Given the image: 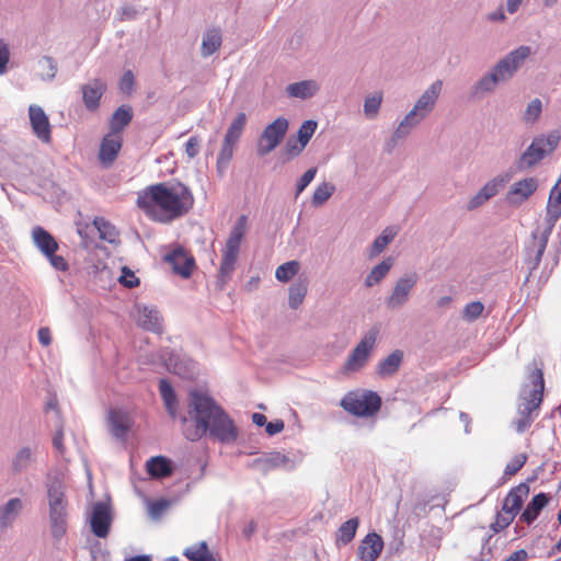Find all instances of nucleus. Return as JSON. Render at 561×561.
<instances>
[{"label": "nucleus", "mask_w": 561, "mask_h": 561, "mask_svg": "<svg viewBox=\"0 0 561 561\" xmlns=\"http://www.w3.org/2000/svg\"><path fill=\"white\" fill-rule=\"evenodd\" d=\"M378 335L379 329L376 327L371 328L368 332L365 333L363 339L358 342V344L348 355L342 368L343 374L348 375L352 373H356L366 366L370 353L375 347Z\"/></svg>", "instance_id": "nucleus-9"}, {"label": "nucleus", "mask_w": 561, "mask_h": 561, "mask_svg": "<svg viewBox=\"0 0 561 561\" xmlns=\"http://www.w3.org/2000/svg\"><path fill=\"white\" fill-rule=\"evenodd\" d=\"M289 123L285 117H278L268 124L257 139L256 152L264 157L271 153L284 140Z\"/></svg>", "instance_id": "nucleus-11"}, {"label": "nucleus", "mask_w": 561, "mask_h": 561, "mask_svg": "<svg viewBox=\"0 0 561 561\" xmlns=\"http://www.w3.org/2000/svg\"><path fill=\"white\" fill-rule=\"evenodd\" d=\"M484 305L481 301H472L468 305H466L462 317L467 321H474L477 320L483 312Z\"/></svg>", "instance_id": "nucleus-52"}, {"label": "nucleus", "mask_w": 561, "mask_h": 561, "mask_svg": "<svg viewBox=\"0 0 561 561\" xmlns=\"http://www.w3.org/2000/svg\"><path fill=\"white\" fill-rule=\"evenodd\" d=\"M305 148L306 146L304 144L294 137H289L284 147L285 161H290L291 159L298 157Z\"/></svg>", "instance_id": "nucleus-51"}, {"label": "nucleus", "mask_w": 561, "mask_h": 561, "mask_svg": "<svg viewBox=\"0 0 561 561\" xmlns=\"http://www.w3.org/2000/svg\"><path fill=\"white\" fill-rule=\"evenodd\" d=\"M398 234V228L393 226H389L385 228L380 236H378L371 247L369 255L371 257L379 255L387 247L388 244L394 239V237Z\"/></svg>", "instance_id": "nucleus-40"}, {"label": "nucleus", "mask_w": 561, "mask_h": 561, "mask_svg": "<svg viewBox=\"0 0 561 561\" xmlns=\"http://www.w3.org/2000/svg\"><path fill=\"white\" fill-rule=\"evenodd\" d=\"M159 391L161 398L163 399L164 405L169 414L174 417L176 414V396L171 386V383L167 379H160L159 381Z\"/></svg>", "instance_id": "nucleus-41"}, {"label": "nucleus", "mask_w": 561, "mask_h": 561, "mask_svg": "<svg viewBox=\"0 0 561 561\" xmlns=\"http://www.w3.org/2000/svg\"><path fill=\"white\" fill-rule=\"evenodd\" d=\"M159 356L165 368L181 378L193 379L198 374L197 363L185 354L164 348Z\"/></svg>", "instance_id": "nucleus-12"}, {"label": "nucleus", "mask_w": 561, "mask_h": 561, "mask_svg": "<svg viewBox=\"0 0 561 561\" xmlns=\"http://www.w3.org/2000/svg\"><path fill=\"white\" fill-rule=\"evenodd\" d=\"M108 422L112 434L117 438L126 437L131 426V419L129 414L119 409H113L110 411Z\"/></svg>", "instance_id": "nucleus-27"}, {"label": "nucleus", "mask_w": 561, "mask_h": 561, "mask_svg": "<svg viewBox=\"0 0 561 561\" xmlns=\"http://www.w3.org/2000/svg\"><path fill=\"white\" fill-rule=\"evenodd\" d=\"M382 102V93L381 92H374L365 98L364 101V114L367 118L373 119L375 118L381 106Z\"/></svg>", "instance_id": "nucleus-47"}, {"label": "nucleus", "mask_w": 561, "mask_h": 561, "mask_svg": "<svg viewBox=\"0 0 561 561\" xmlns=\"http://www.w3.org/2000/svg\"><path fill=\"white\" fill-rule=\"evenodd\" d=\"M318 127V123L312 119L305 121L301 126L299 127L297 131V140L304 144L305 146L308 145L311 137L313 136L316 129Z\"/></svg>", "instance_id": "nucleus-50"}, {"label": "nucleus", "mask_w": 561, "mask_h": 561, "mask_svg": "<svg viewBox=\"0 0 561 561\" xmlns=\"http://www.w3.org/2000/svg\"><path fill=\"white\" fill-rule=\"evenodd\" d=\"M147 472L153 479H163L173 473V466L170 459L164 456L151 457L146 462Z\"/></svg>", "instance_id": "nucleus-32"}, {"label": "nucleus", "mask_w": 561, "mask_h": 561, "mask_svg": "<svg viewBox=\"0 0 561 561\" xmlns=\"http://www.w3.org/2000/svg\"><path fill=\"white\" fill-rule=\"evenodd\" d=\"M93 225L99 231L100 239L113 243L116 241L118 232L116 228L105 220L103 217H95L93 220Z\"/></svg>", "instance_id": "nucleus-44"}, {"label": "nucleus", "mask_w": 561, "mask_h": 561, "mask_svg": "<svg viewBox=\"0 0 561 561\" xmlns=\"http://www.w3.org/2000/svg\"><path fill=\"white\" fill-rule=\"evenodd\" d=\"M111 526L110 510L106 504L98 502L93 506L91 515V528L93 534L99 538H105L108 535Z\"/></svg>", "instance_id": "nucleus-21"}, {"label": "nucleus", "mask_w": 561, "mask_h": 561, "mask_svg": "<svg viewBox=\"0 0 561 561\" xmlns=\"http://www.w3.org/2000/svg\"><path fill=\"white\" fill-rule=\"evenodd\" d=\"M288 458L280 453H272L253 461V466L262 472H267L277 467L286 465Z\"/></svg>", "instance_id": "nucleus-38"}, {"label": "nucleus", "mask_w": 561, "mask_h": 561, "mask_svg": "<svg viewBox=\"0 0 561 561\" xmlns=\"http://www.w3.org/2000/svg\"><path fill=\"white\" fill-rule=\"evenodd\" d=\"M561 217V181L554 185L550 192L547 215H546V230L552 232L556 222Z\"/></svg>", "instance_id": "nucleus-24"}, {"label": "nucleus", "mask_w": 561, "mask_h": 561, "mask_svg": "<svg viewBox=\"0 0 561 561\" xmlns=\"http://www.w3.org/2000/svg\"><path fill=\"white\" fill-rule=\"evenodd\" d=\"M33 462H35L34 450L28 446H24L15 453L12 459V471L14 473L24 472Z\"/></svg>", "instance_id": "nucleus-37"}, {"label": "nucleus", "mask_w": 561, "mask_h": 561, "mask_svg": "<svg viewBox=\"0 0 561 561\" xmlns=\"http://www.w3.org/2000/svg\"><path fill=\"white\" fill-rule=\"evenodd\" d=\"M528 553L524 549H519L511 553L504 561H527Z\"/></svg>", "instance_id": "nucleus-64"}, {"label": "nucleus", "mask_w": 561, "mask_h": 561, "mask_svg": "<svg viewBox=\"0 0 561 561\" xmlns=\"http://www.w3.org/2000/svg\"><path fill=\"white\" fill-rule=\"evenodd\" d=\"M549 500L550 496L543 492L536 494L522 513L520 519L528 525L534 523Z\"/></svg>", "instance_id": "nucleus-33"}, {"label": "nucleus", "mask_w": 561, "mask_h": 561, "mask_svg": "<svg viewBox=\"0 0 561 561\" xmlns=\"http://www.w3.org/2000/svg\"><path fill=\"white\" fill-rule=\"evenodd\" d=\"M533 54V48L527 45H520L506 54L471 85V98L482 100L493 93L499 84L508 82Z\"/></svg>", "instance_id": "nucleus-3"}, {"label": "nucleus", "mask_w": 561, "mask_h": 561, "mask_svg": "<svg viewBox=\"0 0 561 561\" xmlns=\"http://www.w3.org/2000/svg\"><path fill=\"white\" fill-rule=\"evenodd\" d=\"M383 549V541L376 533H369L358 546V556L362 561H375Z\"/></svg>", "instance_id": "nucleus-23"}, {"label": "nucleus", "mask_w": 561, "mask_h": 561, "mask_svg": "<svg viewBox=\"0 0 561 561\" xmlns=\"http://www.w3.org/2000/svg\"><path fill=\"white\" fill-rule=\"evenodd\" d=\"M33 242L44 255H51L58 250L55 238L43 227L36 226L32 230Z\"/></svg>", "instance_id": "nucleus-29"}, {"label": "nucleus", "mask_w": 561, "mask_h": 561, "mask_svg": "<svg viewBox=\"0 0 561 561\" xmlns=\"http://www.w3.org/2000/svg\"><path fill=\"white\" fill-rule=\"evenodd\" d=\"M23 510V502L19 497L10 499L0 506V528L8 529L13 525Z\"/></svg>", "instance_id": "nucleus-30"}, {"label": "nucleus", "mask_w": 561, "mask_h": 561, "mask_svg": "<svg viewBox=\"0 0 561 561\" xmlns=\"http://www.w3.org/2000/svg\"><path fill=\"white\" fill-rule=\"evenodd\" d=\"M515 516L506 513L504 511L496 514L495 523L493 524V529L497 533L500 530L505 529L514 520Z\"/></svg>", "instance_id": "nucleus-56"}, {"label": "nucleus", "mask_w": 561, "mask_h": 561, "mask_svg": "<svg viewBox=\"0 0 561 561\" xmlns=\"http://www.w3.org/2000/svg\"><path fill=\"white\" fill-rule=\"evenodd\" d=\"M335 186L330 182L319 184L312 195L311 203L314 207H320L334 194Z\"/></svg>", "instance_id": "nucleus-45"}, {"label": "nucleus", "mask_w": 561, "mask_h": 561, "mask_svg": "<svg viewBox=\"0 0 561 561\" xmlns=\"http://www.w3.org/2000/svg\"><path fill=\"white\" fill-rule=\"evenodd\" d=\"M53 447L59 454V456H65L66 448L64 445V431L61 427L57 430L56 434L53 437Z\"/></svg>", "instance_id": "nucleus-60"}, {"label": "nucleus", "mask_w": 561, "mask_h": 561, "mask_svg": "<svg viewBox=\"0 0 561 561\" xmlns=\"http://www.w3.org/2000/svg\"><path fill=\"white\" fill-rule=\"evenodd\" d=\"M403 352L400 350L393 351L386 358L380 360L377 365L376 371L380 377H389L394 375L402 363Z\"/></svg>", "instance_id": "nucleus-34"}, {"label": "nucleus", "mask_w": 561, "mask_h": 561, "mask_svg": "<svg viewBox=\"0 0 561 561\" xmlns=\"http://www.w3.org/2000/svg\"><path fill=\"white\" fill-rule=\"evenodd\" d=\"M538 181L535 178H526L515 182L506 194L510 205L518 206L527 201L537 190Z\"/></svg>", "instance_id": "nucleus-18"}, {"label": "nucleus", "mask_w": 561, "mask_h": 561, "mask_svg": "<svg viewBox=\"0 0 561 561\" xmlns=\"http://www.w3.org/2000/svg\"><path fill=\"white\" fill-rule=\"evenodd\" d=\"M503 185L502 179H493L489 182H486L480 191L468 202L467 208L469 210H473L481 205H483L485 202H488L490 198L495 196L499 192V188Z\"/></svg>", "instance_id": "nucleus-28"}, {"label": "nucleus", "mask_w": 561, "mask_h": 561, "mask_svg": "<svg viewBox=\"0 0 561 561\" xmlns=\"http://www.w3.org/2000/svg\"><path fill=\"white\" fill-rule=\"evenodd\" d=\"M10 53L7 44L0 41V75L5 73Z\"/></svg>", "instance_id": "nucleus-62"}, {"label": "nucleus", "mask_w": 561, "mask_h": 561, "mask_svg": "<svg viewBox=\"0 0 561 561\" xmlns=\"http://www.w3.org/2000/svg\"><path fill=\"white\" fill-rule=\"evenodd\" d=\"M528 493L529 486L526 483L513 488L503 501L502 511L516 516L523 506L524 497Z\"/></svg>", "instance_id": "nucleus-26"}, {"label": "nucleus", "mask_w": 561, "mask_h": 561, "mask_svg": "<svg viewBox=\"0 0 561 561\" xmlns=\"http://www.w3.org/2000/svg\"><path fill=\"white\" fill-rule=\"evenodd\" d=\"M527 461L526 454L516 455L505 467L504 473L506 476H514L517 473Z\"/></svg>", "instance_id": "nucleus-55"}, {"label": "nucleus", "mask_w": 561, "mask_h": 561, "mask_svg": "<svg viewBox=\"0 0 561 561\" xmlns=\"http://www.w3.org/2000/svg\"><path fill=\"white\" fill-rule=\"evenodd\" d=\"M122 136L115 133H108L106 134L100 146V152H99V159L100 162L105 165L110 167L117 158V154L122 148Z\"/></svg>", "instance_id": "nucleus-20"}, {"label": "nucleus", "mask_w": 561, "mask_h": 561, "mask_svg": "<svg viewBox=\"0 0 561 561\" xmlns=\"http://www.w3.org/2000/svg\"><path fill=\"white\" fill-rule=\"evenodd\" d=\"M359 520L357 517L350 518L348 520L343 523L337 529L336 542L339 545L350 543L356 535Z\"/></svg>", "instance_id": "nucleus-43"}, {"label": "nucleus", "mask_w": 561, "mask_h": 561, "mask_svg": "<svg viewBox=\"0 0 561 561\" xmlns=\"http://www.w3.org/2000/svg\"><path fill=\"white\" fill-rule=\"evenodd\" d=\"M28 115L33 133L44 142H49L51 138L50 124L44 110L38 105L28 107Z\"/></svg>", "instance_id": "nucleus-19"}, {"label": "nucleus", "mask_w": 561, "mask_h": 561, "mask_svg": "<svg viewBox=\"0 0 561 561\" xmlns=\"http://www.w3.org/2000/svg\"><path fill=\"white\" fill-rule=\"evenodd\" d=\"M417 280L419 276L415 273H408L399 277L385 300L387 309L390 311L402 309L409 302Z\"/></svg>", "instance_id": "nucleus-13"}, {"label": "nucleus", "mask_w": 561, "mask_h": 561, "mask_svg": "<svg viewBox=\"0 0 561 561\" xmlns=\"http://www.w3.org/2000/svg\"><path fill=\"white\" fill-rule=\"evenodd\" d=\"M51 266L57 270V271H66L68 268V263L66 262V260L61 256V255H56V252H53L51 255H45Z\"/></svg>", "instance_id": "nucleus-61"}, {"label": "nucleus", "mask_w": 561, "mask_h": 561, "mask_svg": "<svg viewBox=\"0 0 561 561\" xmlns=\"http://www.w3.org/2000/svg\"><path fill=\"white\" fill-rule=\"evenodd\" d=\"M137 309V323L145 330L160 333L162 331V320L159 311L154 307H147L138 305Z\"/></svg>", "instance_id": "nucleus-22"}, {"label": "nucleus", "mask_w": 561, "mask_h": 561, "mask_svg": "<svg viewBox=\"0 0 561 561\" xmlns=\"http://www.w3.org/2000/svg\"><path fill=\"white\" fill-rule=\"evenodd\" d=\"M443 90V81L435 80L416 100L411 108L415 114L426 119L434 111Z\"/></svg>", "instance_id": "nucleus-14"}, {"label": "nucleus", "mask_w": 561, "mask_h": 561, "mask_svg": "<svg viewBox=\"0 0 561 561\" xmlns=\"http://www.w3.org/2000/svg\"><path fill=\"white\" fill-rule=\"evenodd\" d=\"M542 104L539 99L533 100L526 107L524 119L527 123H534L541 114Z\"/></svg>", "instance_id": "nucleus-54"}, {"label": "nucleus", "mask_w": 561, "mask_h": 561, "mask_svg": "<svg viewBox=\"0 0 561 561\" xmlns=\"http://www.w3.org/2000/svg\"><path fill=\"white\" fill-rule=\"evenodd\" d=\"M284 430V422L275 420L265 424V431L270 436L280 433Z\"/></svg>", "instance_id": "nucleus-63"}, {"label": "nucleus", "mask_w": 561, "mask_h": 561, "mask_svg": "<svg viewBox=\"0 0 561 561\" xmlns=\"http://www.w3.org/2000/svg\"><path fill=\"white\" fill-rule=\"evenodd\" d=\"M317 171H318L317 168H310L299 178V180L296 183V192H295V197L296 198L313 181V179H314V176L317 174Z\"/></svg>", "instance_id": "nucleus-53"}, {"label": "nucleus", "mask_w": 561, "mask_h": 561, "mask_svg": "<svg viewBox=\"0 0 561 561\" xmlns=\"http://www.w3.org/2000/svg\"><path fill=\"white\" fill-rule=\"evenodd\" d=\"M341 407L355 416H373L381 407V398L374 391H351L341 400Z\"/></svg>", "instance_id": "nucleus-7"}, {"label": "nucleus", "mask_w": 561, "mask_h": 561, "mask_svg": "<svg viewBox=\"0 0 561 561\" xmlns=\"http://www.w3.org/2000/svg\"><path fill=\"white\" fill-rule=\"evenodd\" d=\"M199 142L201 139L196 136L191 137L185 144V153L188 158H195L199 152Z\"/></svg>", "instance_id": "nucleus-59"}, {"label": "nucleus", "mask_w": 561, "mask_h": 561, "mask_svg": "<svg viewBox=\"0 0 561 561\" xmlns=\"http://www.w3.org/2000/svg\"><path fill=\"white\" fill-rule=\"evenodd\" d=\"M529 383H526L519 393L517 417L514 421L515 430L524 433L533 424L542 402L545 380L541 369H534L529 376Z\"/></svg>", "instance_id": "nucleus-4"}, {"label": "nucleus", "mask_w": 561, "mask_h": 561, "mask_svg": "<svg viewBox=\"0 0 561 561\" xmlns=\"http://www.w3.org/2000/svg\"><path fill=\"white\" fill-rule=\"evenodd\" d=\"M307 294V284L298 282L289 287L288 305L291 309H297L304 301Z\"/></svg>", "instance_id": "nucleus-48"}, {"label": "nucleus", "mask_w": 561, "mask_h": 561, "mask_svg": "<svg viewBox=\"0 0 561 561\" xmlns=\"http://www.w3.org/2000/svg\"><path fill=\"white\" fill-rule=\"evenodd\" d=\"M550 234L551 231L546 229H543L542 231L533 232V247L527 249V257L525 261L530 273L539 266L542 255L546 251Z\"/></svg>", "instance_id": "nucleus-17"}, {"label": "nucleus", "mask_w": 561, "mask_h": 561, "mask_svg": "<svg viewBox=\"0 0 561 561\" xmlns=\"http://www.w3.org/2000/svg\"><path fill=\"white\" fill-rule=\"evenodd\" d=\"M319 90L320 85L316 80H302L286 87V92L290 98L300 100L312 98Z\"/></svg>", "instance_id": "nucleus-31"}, {"label": "nucleus", "mask_w": 561, "mask_h": 561, "mask_svg": "<svg viewBox=\"0 0 561 561\" xmlns=\"http://www.w3.org/2000/svg\"><path fill=\"white\" fill-rule=\"evenodd\" d=\"M183 554L190 561H217L215 557L209 552L206 541H201L196 545L187 547Z\"/></svg>", "instance_id": "nucleus-42"}, {"label": "nucleus", "mask_w": 561, "mask_h": 561, "mask_svg": "<svg viewBox=\"0 0 561 561\" xmlns=\"http://www.w3.org/2000/svg\"><path fill=\"white\" fill-rule=\"evenodd\" d=\"M299 271V263L297 261H289L276 268L275 277L282 283L289 282Z\"/></svg>", "instance_id": "nucleus-49"}, {"label": "nucleus", "mask_w": 561, "mask_h": 561, "mask_svg": "<svg viewBox=\"0 0 561 561\" xmlns=\"http://www.w3.org/2000/svg\"><path fill=\"white\" fill-rule=\"evenodd\" d=\"M194 205L191 190L181 182L150 185L138 193L137 206L161 224H169L186 215Z\"/></svg>", "instance_id": "nucleus-2"}, {"label": "nucleus", "mask_w": 561, "mask_h": 561, "mask_svg": "<svg viewBox=\"0 0 561 561\" xmlns=\"http://www.w3.org/2000/svg\"><path fill=\"white\" fill-rule=\"evenodd\" d=\"M46 489L49 508V529L53 538L58 542L66 536L68 528L66 485L59 476H54L48 477Z\"/></svg>", "instance_id": "nucleus-5"}, {"label": "nucleus", "mask_w": 561, "mask_h": 561, "mask_svg": "<svg viewBox=\"0 0 561 561\" xmlns=\"http://www.w3.org/2000/svg\"><path fill=\"white\" fill-rule=\"evenodd\" d=\"M559 135L549 134L547 137H537L522 153L517 168L527 170L538 164L547 154L551 153L558 146Z\"/></svg>", "instance_id": "nucleus-8"}, {"label": "nucleus", "mask_w": 561, "mask_h": 561, "mask_svg": "<svg viewBox=\"0 0 561 561\" xmlns=\"http://www.w3.org/2000/svg\"><path fill=\"white\" fill-rule=\"evenodd\" d=\"M245 113H239L231 122L225 135L221 149L217 156V169L222 171L233 157L234 148L241 138L244 127L247 125Z\"/></svg>", "instance_id": "nucleus-10"}, {"label": "nucleus", "mask_w": 561, "mask_h": 561, "mask_svg": "<svg viewBox=\"0 0 561 561\" xmlns=\"http://www.w3.org/2000/svg\"><path fill=\"white\" fill-rule=\"evenodd\" d=\"M187 414L193 424L184 417V436L196 442L207 433L222 444H232L238 438V428L227 412L203 390L193 389L188 392Z\"/></svg>", "instance_id": "nucleus-1"}, {"label": "nucleus", "mask_w": 561, "mask_h": 561, "mask_svg": "<svg viewBox=\"0 0 561 561\" xmlns=\"http://www.w3.org/2000/svg\"><path fill=\"white\" fill-rule=\"evenodd\" d=\"M119 283L127 287L134 288L139 285V279L135 276V274L126 266L122 268V275L119 277Z\"/></svg>", "instance_id": "nucleus-57"}, {"label": "nucleus", "mask_w": 561, "mask_h": 561, "mask_svg": "<svg viewBox=\"0 0 561 561\" xmlns=\"http://www.w3.org/2000/svg\"><path fill=\"white\" fill-rule=\"evenodd\" d=\"M135 77L130 70L124 72L121 78L119 88L125 93H130L134 89Z\"/></svg>", "instance_id": "nucleus-58"}, {"label": "nucleus", "mask_w": 561, "mask_h": 561, "mask_svg": "<svg viewBox=\"0 0 561 561\" xmlns=\"http://www.w3.org/2000/svg\"><path fill=\"white\" fill-rule=\"evenodd\" d=\"M423 121V117L415 114L410 110L405 116L399 122L392 136L386 144V150L391 152L400 140L405 139L414 128H416Z\"/></svg>", "instance_id": "nucleus-15"}, {"label": "nucleus", "mask_w": 561, "mask_h": 561, "mask_svg": "<svg viewBox=\"0 0 561 561\" xmlns=\"http://www.w3.org/2000/svg\"><path fill=\"white\" fill-rule=\"evenodd\" d=\"M173 272L184 278H188L195 267V261L184 249L176 248L164 256Z\"/></svg>", "instance_id": "nucleus-16"}, {"label": "nucleus", "mask_w": 561, "mask_h": 561, "mask_svg": "<svg viewBox=\"0 0 561 561\" xmlns=\"http://www.w3.org/2000/svg\"><path fill=\"white\" fill-rule=\"evenodd\" d=\"M133 119V110L129 105L119 106L112 115L110 121V133H115L121 135L124 128L131 122Z\"/></svg>", "instance_id": "nucleus-36"}, {"label": "nucleus", "mask_w": 561, "mask_h": 561, "mask_svg": "<svg viewBox=\"0 0 561 561\" xmlns=\"http://www.w3.org/2000/svg\"><path fill=\"white\" fill-rule=\"evenodd\" d=\"M393 265V260L391 257H387L381 261L379 264L373 267L369 274L365 278V286L373 287L379 284L389 273Z\"/></svg>", "instance_id": "nucleus-39"}, {"label": "nucleus", "mask_w": 561, "mask_h": 561, "mask_svg": "<svg viewBox=\"0 0 561 561\" xmlns=\"http://www.w3.org/2000/svg\"><path fill=\"white\" fill-rule=\"evenodd\" d=\"M106 90V84L95 79L82 87V100L89 111H94L100 105V100Z\"/></svg>", "instance_id": "nucleus-25"}, {"label": "nucleus", "mask_w": 561, "mask_h": 561, "mask_svg": "<svg viewBox=\"0 0 561 561\" xmlns=\"http://www.w3.org/2000/svg\"><path fill=\"white\" fill-rule=\"evenodd\" d=\"M222 43V36L219 28H209L203 35L201 54L207 58L215 54Z\"/></svg>", "instance_id": "nucleus-35"}, {"label": "nucleus", "mask_w": 561, "mask_h": 561, "mask_svg": "<svg viewBox=\"0 0 561 561\" xmlns=\"http://www.w3.org/2000/svg\"><path fill=\"white\" fill-rule=\"evenodd\" d=\"M248 230V217L241 215L233 225L222 250L216 288L222 290L236 270L241 243Z\"/></svg>", "instance_id": "nucleus-6"}, {"label": "nucleus", "mask_w": 561, "mask_h": 561, "mask_svg": "<svg viewBox=\"0 0 561 561\" xmlns=\"http://www.w3.org/2000/svg\"><path fill=\"white\" fill-rule=\"evenodd\" d=\"M41 79L44 81H53L57 73V62L50 56H43L37 61Z\"/></svg>", "instance_id": "nucleus-46"}]
</instances>
